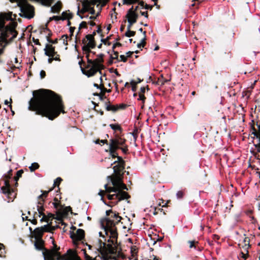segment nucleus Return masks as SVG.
<instances>
[{
  "instance_id": "24",
  "label": "nucleus",
  "mask_w": 260,
  "mask_h": 260,
  "mask_svg": "<svg viewBox=\"0 0 260 260\" xmlns=\"http://www.w3.org/2000/svg\"><path fill=\"white\" fill-rule=\"evenodd\" d=\"M91 8L90 6L88 4H83V8L81 10V12L84 13L88 11Z\"/></svg>"
},
{
  "instance_id": "4",
  "label": "nucleus",
  "mask_w": 260,
  "mask_h": 260,
  "mask_svg": "<svg viewBox=\"0 0 260 260\" xmlns=\"http://www.w3.org/2000/svg\"><path fill=\"white\" fill-rule=\"evenodd\" d=\"M95 33L94 32L93 35H87L86 39L83 40L84 45L82 46V49L84 51L89 53L90 52V49L94 48L95 44L94 41L93 35Z\"/></svg>"
},
{
  "instance_id": "62",
  "label": "nucleus",
  "mask_w": 260,
  "mask_h": 260,
  "mask_svg": "<svg viewBox=\"0 0 260 260\" xmlns=\"http://www.w3.org/2000/svg\"><path fill=\"white\" fill-rule=\"evenodd\" d=\"M53 60V57H50L48 59V63H51Z\"/></svg>"
},
{
  "instance_id": "45",
  "label": "nucleus",
  "mask_w": 260,
  "mask_h": 260,
  "mask_svg": "<svg viewBox=\"0 0 260 260\" xmlns=\"http://www.w3.org/2000/svg\"><path fill=\"white\" fill-rule=\"evenodd\" d=\"M104 193H105L104 190H100L98 193L99 195L101 197V200H102L104 202V201L103 200V196H104Z\"/></svg>"
},
{
  "instance_id": "22",
  "label": "nucleus",
  "mask_w": 260,
  "mask_h": 260,
  "mask_svg": "<svg viewBox=\"0 0 260 260\" xmlns=\"http://www.w3.org/2000/svg\"><path fill=\"white\" fill-rule=\"evenodd\" d=\"M72 17V14L68 12H63L62 13V19H70Z\"/></svg>"
},
{
  "instance_id": "56",
  "label": "nucleus",
  "mask_w": 260,
  "mask_h": 260,
  "mask_svg": "<svg viewBox=\"0 0 260 260\" xmlns=\"http://www.w3.org/2000/svg\"><path fill=\"white\" fill-rule=\"evenodd\" d=\"M60 19V17H58V16H53L52 18H50V20H52V19H55L56 20H58Z\"/></svg>"
},
{
  "instance_id": "39",
  "label": "nucleus",
  "mask_w": 260,
  "mask_h": 260,
  "mask_svg": "<svg viewBox=\"0 0 260 260\" xmlns=\"http://www.w3.org/2000/svg\"><path fill=\"white\" fill-rule=\"evenodd\" d=\"M127 22H128V24L127 26V30H129V29H131V28L132 25L135 23V21L134 20V21H129V20H127Z\"/></svg>"
},
{
  "instance_id": "26",
  "label": "nucleus",
  "mask_w": 260,
  "mask_h": 260,
  "mask_svg": "<svg viewBox=\"0 0 260 260\" xmlns=\"http://www.w3.org/2000/svg\"><path fill=\"white\" fill-rule=\"evenodd\" d=\"M82 251L84 253L85 260H96L95 258H92L89 255H88L86 253L85 249H82Z\"/></svg>"
},
{
  "instance_id": "58",
  "label": "nucleus",
  "mask_w": 260,
  "mask_h": 260,
  "mask_svg": "<svg viewBox=\"0 0 260 260\" xmlns=\"http://www.w3.org/2000/svg\"><path fill=\"white\" fill-rule=\"evenodd\" d=\"M88 12H89V13L91 14H94L95 13V11H94L93 8L92 7H91L90 9Z\"/></svg>"
},
{
  "instance_id": "55",
  "label": "nucleus",
  "mask_w": 260,
  "mask_h": 260,
  "mask_svg": "<svg viewBox=\"0 0 260 260\" xmlns=\"http://www.w3.org/2000/svg\"><path fill=\"white\" fill-rule=\"evenodd\" d=\"M33 42L35 43L36 45H40L39 41L38 39H35L34 38H32Z\"/></svg>"
},
{
  "instance_id": "54",
  "label": "nucleus",
  "mask_w": 260,
  "mask_h": 260,
  "mask_svg": "<svg viewBox=\"0 0 260 260\" xmlns=\"http://www.w3.org/2000/svg\"><path fill=\"white\" fill-rule=\"evenodd\" d=\"M47 216V217L48 218V222L50 220V218H53V215L51 213H48Z\"/></svg>"
},
{
  "instance_id": "48",
  "label": "nucleus",
  "mask_w": 260,
  "mask_h": 260,
  "mask_svg": "<svg viewBox=\"0 0 260 260\" xmlns=\"http://www.w3.org/2000/svg\"><path fill=\"white\" fill-rule=\"evenodd\" d=\"M141 82V80L140 79V78H138L137 79V80L136 81H131V84L132 85H136L139 83H140Z\"/></svg>"
},
{
  "instance_id": "12",
  "label": "nucleus",
  "mask_w": 260,
  "mask_h": 260,
  "mask_svg": "<svg viewBox=\"0 0 260 260\" xmlns=\"http://www.w3.org/2000/svg\"><path fill=\"white\" fill-rule=\"evenodd\" d=\"M116 222L115 220H112L110 218H106L103 222V225L104 227V230L106 234H107V230L113 228H115V223Z\"/></svg>"
},
{
  "instance_id": "64",
  "label": "nucleus",
  "mask_w": 260,
  "mask_h": 260,
  "mask_svg": "<svg viewBox=\"0 0 260 260\" xmlns=\"http://www.w3.org/2000/svg\"><path fill=\"white\" fill-rule=\"evenodd\" d=\"M137 45L138 48H139L144 47V46L143 45L141 44L140 43H138Z\"/></svg>"
},
{
  "instance_id": "46",
  "label": "nucleus",
  "mask_w": 260,
  "mask_h": 260,
  "mask_svg": "<svg viewBox=\"0 0 260 260\" xmlns=\"http://www.w3.org/2000/svg\"><path fill=\"white\" fill-rule=\"evenodd\" d=\"M42 4L47 7L50 6L51 5L48 2V1L42 0Z\"/></svg>"
},
{
  "instance_id": "42",
  "label": "nucleus",
  "mask_w": 260,
  "mask_h": 260,
  "mask_svg": "<svg viewBox=\"0 0 260 260\" xmlns=\"http://www.w3.org/2000/svg\"><path fill=\"white\" fill-rule=\"evenodd\" d=\"M51 189H50L48 191H44L42 193V194L40 195L39 196V199H41V198H43L44 197H45L47 196V194H48V192L51 190Z\"/></svg>"
},
{
  "instance_id": "2",
  "label": "nucleus",
  "mask_w": 260,
  "mask_h": 260,
  "mask_svg": "<svg viewBox=\"0 0 260 260\" xmlns=\"http://www.w3.org/2000/svg\"><path fill=\"white\" fill-rule=\"evenodd\" d=\"M12 13L0 15V56L3 53L5 47L9 42L16 37L17 32L15 30L17 23L11 21L9 25L5 26V20H12Z\"/></svg>"
},
{
  "instance_id": "43",
  "label": "nucleus",
  "mask_w": 260,
  "mask_h": 260,
  "mask_svg": "<svg viewBox=\"0 0 260 260\" xmlns=\"http://www.w3.org/2000/svg\"><path fill=\"white\" fill-rule=\"evenodd\" d=\"M120 61L123 62H126L127 60V57L125 56L124 55H120Z\"/></svg>"
},
{
  "instance_id": "30",
  "label": "nucleus",
  "mask_w": 260,
  "mask_h": 260,
  "mask_svg": "<svg viewBox=\"0 0 260 260\" xmlns=\"http://www.w3.org/2000/svg\"><path fill=\"white\" fill-rule=\"evenodd\" d=\"M135 35V31H132L131 29L127 30V31L125 33V35L127 37H131L134 36Z\"/></svg>"
},
{
  "instance_id": "11",
  "label": "nucleus",
  "mask_w": 260,
  "mask_h": 260,
  "mask_svg": "<svg viewBox=\"0 0 260 260\" xmlns=\"http://www.w3.org/2000/svg\"><path fill=\"white\" fill-rule=\"evenodd\" d=\"M103 54H100L98 55V58L93 60L88 59V62L91 65L95 66L96 68L100 69L102 66L101 62L103 61Z\"/></svg>"
},
{
  "instance_id": "51",
  "label": "nucleus",
  "mask_w": 260,
  "mask_h": 260,
  "mask_svg": "<svg viewBox=\"0 0 260 260\" xmlns=\"http://www.w3.org/2000/svg\"><path fill=\"white\" fill-rule=\"evenodd\" d=\"M116 197V193L114 194H108L107 198L109 200H113L114 199V197Z\"/></svg>"
},
{
  "instance_id": "1",
  "label": "nucleus",
  "mask_w": 260,
  "mask_h": 260,
  "mask_svg": "<svg viewBox=\"0 0 260 260\" xmlns=\"http://www.w3.org/2000/svg\"><path fill=\"white\" fill-rule=\"evenodd\" d=\"M35 92H34V93ZM36 96L29 101L28 109L38 114L45 116L53 120L61 113H64L63 106L60 97L48 90L36 91Z\"/></svg>"
},
{
  "instance_id": "19",
  "label": "nucleus",
  "mask_w": 260,
  "mask_h": 260,
  "mask_svg": "<svg viewBox=\"0 0 260 260\" xmlns=\"http://www.w3.org/2000/svg\"><path fill=\"white\" fill-rule=\"evenodd\" d=\"M124 106L123 105H120L119 106H115V105H107L106 107V109L108 111H112L113 112L116 111L118 109L120 108H122Z\"/></svg>"
},
{
  "instance_id": "5",
  "label": "nucleus",
  "mask_w": 260,
  "mask_h": 260,
  "mask_svg": "<svg viewBox=\"0 0 260 260\" xmlns=\"http://www.w3.org/2000/svg\"><path fill=\"white\" fill-rule=\"evenodd\" d=\"M106 191L107 192H114L116 193V198L118 199V201L128 198V195L126 192L118 190L114 186L108 187Z\"/></svg>"
},
{
  "instance_id": "35",
  "label": "nucleus",
  "mask_w": 260,
  "mask_h": 260,
  "mask_svg": "<svg viewBox=\"0 0 260 260\" xmlns=\"http://www.w3.org/2000/svg\"><path fill=\"white\" fill-rule=\"evenodd\" d=\"M116 150V149L112 150V148L109 147L110 154L113 158H115L116 157V153L115 152Z\"/></svg>"
},
{
  "instance_id": "61",
  "label": "nucleus",
  "mask_w": 260,
  "mask_h": 260,
  "mask_svg": "<svg viewBox=\"0 0 260 260\" xmlns=\"http://www.w3.org/2000/svg\"><path fill=\"white\" fill-rule=\"evenodd\" d=\"M31 223L34 224H37V220L36 219V218H34L32 220H31Z\"/></svg>"
},
{
  "instance_id": "63",
  "label": "nucleus",
  "mask_w": 260,
  "mask_h": 260,
  "mask_svg": "<svg viewBox=\"0 0 260 260\" xmlns=\"http://www.w3.org/2000/svg\"><path fill=\"white\" fill-rule=\"evenodd\" d=\"M133 53V52L128 51L126 52L127 57H130L131 55Z\"/></svg>"
},
{
  "instance_id": "52",
  "label": "nucleus",
  "mask_w": 260,
  "mask_h": 260,
  "mask_svg": "<svg viewBox=\"0 0 260 260\" xmlns=\"http://www.w3.org/2000/svg\"><path fill=\"white\" fill-rule=\"evenodd\" d=\"M45 72L44 71H41L40 73V75L42 78H43L45 76Z\"/></svg>"
},
{
  "instance_id": "14",
  "label": "nucleus",
  "mask_w": 260,
  "mask_h": 260,
  "mask_svg": "<svg viewBox=\"0 0 260 260\" xmlns=\"http://www.w3.org/2000/svg\"><path fill=\"white\" fill-rule=\"evenodd\" d=\"M126 17L127 18V20H129V21H132L135 20V22H136L138 15L133 10V6H132L131 7V8L129 9V10L128 11V12L127 13Z\"/></svg>"
},
{
  "instance_id": "60",
  "label": "nucleus",
  "mask_w": 260,
  "mask_h": 260,
  "mask_svg": "<svg viewBox=\"0 0 260 260\" xmlns=\"http://www.w3.org/2000/svg\"><path fill=\"white\" fill-rule=\"evenodd\" d=\"M141 15H143V16H144L146 18L148 17L147 12H141Z\"/></svg>"
},
{
  "instance_id": "44",
  "label": "nucleus",
  "mask_w": 260,
  "mask_h": 260,
  "mask_svg": "<svg viewBox=\"0 0 260 260\" xmlns=\"http://www.w3.org/2000/svg\"><path fill=\"white\" fill-rule=\"evenodd\" d=\"M145 99V96L143 94L139 93V98L138 99V100L142 101L144 102Z\"/></svg>"
},
{
  "instance_id": "34",
  "label": "nucleus",
  "mask_w": 260,
  "mask_h": 260,
  "mask_svg": "<svg viewBox=\"0 0 260 260\" xmlns=\"http://www.w3.org/2000/svg\"><path fill=\"white\" fill-rule=\"evenodd\" d=\"M112 217L115 219V221L116 222V223L119 222L121 219V217L118 216V214H116L115 213L113 214Z\"/></svg>"
},
{
  "instance_id": "57",
  "label": "nucleus",
  "mask_w": 260,
  "mask_h": 260,
  "mask_svg": "<svg viewBox=\"0 0 260 260\" xmlns=\"http://www.w3.org/2000/svg\"><path fill=\"white\" fill-rule=\"evenodd\" d=\"M121 45L119 43H116L113 45L112 49L114 50L116 46H120Z\"/></svg>"
},
{
  "instance_id": "7",
  "label": "nucleus",
  "mask_w": 260,
  "mask_h": 260,
  "mask_svg": "<svg viewBox=\"0 0 260 260\" xmlns=\"http://www.w3.org/2000/svg\"><path fill=\"white\" fill-rule=\"evenodd\" d=\"M58 259L60 260H80L77 253L71 250H68L67 253L62 256L59 255Z\"/></svg>"
},
{
  "instance_id": "50",
  "label": "nucleus",
  "mask_w": 260,
  "mask_h": 260,
  "mask_svg": "<svg viewBox=\"0 0 260 260\" xmlns=\"http://www.w3.org/2000/svg\"><path fill=\"white\" fill-rule=\"evenodd\" d=\"M23 173V171L22 170H19L17 172V177L19 178L22 175V174Z\"/></svg>"
},
{
  "instance_id": "32",
  "label": "nucleus",
  "mask_w": 260,
  "mask_h": 260,
  "mask_svg": "<svg viewBox=\"0 0 260 260\" xmlns=\"http://www.w3.org/2000/svg\"><path fill=\"white\" fill-rule=\"evenodd\" d=\"M146 31L143 32V38H142L140 43L144 46H145L146 44Z\"/></svg>"
},
{
  "instance_id": "13",
  "label": "nucleus",
  "mask_w": 260,
  "mask_h": 260,
  "mask_svg": "<svg viewBox=\"0 0 260 260\" xmlns=\"http://www.w3.org/2000/svg\"><path fill=\"white\" fill-rule=\"evenodd\" d=\"M47 227V225H45L43 226L36 228L33 232V233L35 235V238L37 240H39L41 238L44 232H46V228Z\"/></svg>"
},
{
  "instance_id": "3",
  "label": "nucleus",
  "mask_w": 260,
  "mask_h": 260,
  "mask_svg": "<svg viewBox=\"0 0 260 260\" xmlns=\"http://www.w3.org/2000/svg\"><path fill=\"white\" fill-rule=\"evenodd\" d=\"M43 202L44 201L43 199L41 200L38 202V204L36 205V207L33 208V217H40L41 216H42V218L41 219V221H46L48 222V220L46 215L43 213V211L44 210V207L43 206Z\"/></svg>"
},
{
  "instance_id": "29",
  "label": "nucleus",
  "mask_w": 260,
  "mask_h": 260,
  "mask_svg": "<svg viewBox=\"0 0 260 260\" xmlns=\"http://www.w3.org/2000/svg\"><path fill=\"white\" fill-rule=\"evenodd\" d=\"M122 169V166L121 165H118L114 166L113 167V170L114 172L115 173H118Z\"/></svg>"
},
{
  "instance_id": "40",
  "label": "nucleus",
  "mask_w": 260,
  "mask_h": 260,
  "mask_svg": "<svg viewBox=\"0 0 260 260\" xmlns=\"http://www.w3.org/2000/svg\"><path fill=\"white\" fill-rule=\"evenodd\" d=\"M110 126L112 129L115 131L119 129L120 128L119 126L118 125L111 124L110 125Z\"/></svg>"
},
{
  "instance_id": "10",
  "label": "nucleus",
  "mask_w": 260,
  "mask_h": 260,
  "mask_svg": "<svg viewBox=\"0 0 260 260\" xmlns=\"http://www.w3.org/2000/svg\"><path fill=\"white\" fill-rule=\"evenodd\" d=\"M112 184L113 186L118 189V190H122V189H126L127 188L126 185L122 183L119 178H112L111 179Z\"/></svg>"
},
{
  "instance_id": "47",
  "label": "nucleus",
  "mask_w": 260,
  "mask_h": 260,
  "mask_svg": "<svg viewBox=\"0 0 260 260\" xmlns=\"http://www.w3.org/2000/svg\"><path fill=\"white\" fill-rule=\"evenodd\" d=\"M86 26V22L84 21H82L79 25V29H81V28L85 27Z\"/></svg>"
},
{
  "instance_id": "53",
  "label": "nucleus",
  "mask_w": 260,
  "mask_h": 260,
  "mask_svg": "<svg viewBox=\"0 0 260 260\" xmlns=\"http://www.w3.org/2000/svg\"><path fill=\"white\" fill-rule=\"evenodd\" d=\"M188 242L189 243V247L190 248H192L194 246V241H189Z\"/></svg>"
},
{
  "instance_id": "20",
  "label": "nucleus",
  "mask_w": 260,
  "mask_h": 260,
  "mask_svg": "<svg viewBox=\"0 0 260 260\" xmlns=\"http://www.w3.org/2000/svg\"><path fill=\"white\" fill-rule=\"evenodd\" d=\"M110 233V236L112 237L115 238L117 237V234L116 231V228H113L111 229H109L107 230V234H106V235H108V233Z\"/></svg>"
},
{
  "instance_id": "41",
  "label": "nucleus",
  "mask_w": 260,
  "mask_h": 260,
  "mask_svg": "<svg viewBox=\"0 0 260 260\" xmlns=\"http://www.w3.org/2000/svg\"><path fill=\"white\" fill-rule=\"evenodd\" d=\"M86 246H88V249L90 250V252H89V254H91L92 255L93 253H96V251H92L91 248H92V246L90 245H89V244H86Z\"/></svg>"
},
{
  "instance_id": "49",
  "label": "nucleus",
  "mask_w": 260,
  "mask_h": 260,
  "mask_svg": "<svg viewBox=\"0 0 260 260\" xmlns=\"http://www.w3.org/2000/svg\"><path fill=\"white\" fill-rule=\"evenodd\" d=\"M177 198H181L183 197V193L181 191H178L176 193Z\"/></svg>"
},
{
  "instance_id": "33",
  "label": "nucleus",
  "mask_w": 260,
  "mask_h": 260,
  "mask_svg": "<svg viewBox=\"0 0 260 260\" xmlns=\"http://www.w3.org/2000/svg\"><path fill=\"white\" fill-rule=\"evenodd\" d=\"M47 227L46 228V229H45L46 232H50L52 231L55 230L56 229V228L57 227H58L57 226H51L49 224H47Z\"/></svg>"
},
{
  "instance_id": "8",
  "label": "nucleus",
  "mask_w": 260,
  "mask_h": 260,
  "mask_svg": "<svg viewBox=\"0 0 260 260\" xmlns=\"http://www.w3.org/2000/svg\"><path fill=\"white\" fill-rule=\"evenodd\" d=\"M70 237L72 239L74 243L76 244L78 241H81L83 239L84 237V232L82 229H78L75 233H71Z\"/></svg>"
},
{
  "instance_id": "23",
  "label": "nucleus",
  "mask_w": 260,
  "mask_h": 260,
  "mask_svg": "<svg viewBox=\"0 0 260 260\" xmlns=\"http://www.w3.org/2000/svg\"><path fill=\"white\" fill-rule=\"evenodd\" d=\"M6 187H3L2 190L3 193L9 194L10 192V186L9 184L7 182H5Z\"/></svg>"
},
{
  "instance_id": "38",
  "label": "nucleus",
  "mask_w": 260,
  "mask_h": 260,
  "mask_svg": "<svg viewBox=\"0 0 260 260\" xmlns=\"http://www.w3.org/2000/svg\"><path fill=\"white\" fill-rule=\"evenodd\" d=\"M62 179L60 177H58L56 179V180L54 182V186H58L59 183L61 181Z\"/></svg>"
},
{
  "instance_id": "9",
  "label": "nucleus",
  "mask_w": 260,
  "mask_h": 260,
  "mask_svg": "<svg viewBox=\"0 0 260 260\" xmlns=\"http://www.w3.org/2000/svg\"><path fill=\"white\" fill-rule=\"evenodd\" d=\"M109 143V147L112 148V150L117 149L119 146H122L124 144L125 140L121 138H118L116 139H110Z\"/></svg>"
},
{
  "instance_id": "15",
  "label": "nucleus",
  "mask_w": 260,
  "mask_h": 260,
  "mask_svg": "<svg viewBox=\"0 0 260 260\" xmlns=\"http://www.w3.org/2000/svg\"><path fill=\"white\" fill-rule=\"evenodd\" d=\"M109 1V0H93L92 1V4L96 5V7L99 8V12L96 16L99 14L102 10V8L105 6Z\"/></svg>"
},
{
  "instance_id": "37",
  "label": "nucleus",
  "mask_w": 260,
  "mask_h": 260,
  "mask_svg": "<svg viewBox=\"0 0 260 260\" xmlns=\"http://www.w3.org/2000/svg\"><path fill=\"white\" fill-rule=\"evenodd\" d=\"M139 0H124V2H123V4H128V5H129V4H132L136 3Z\"/></svg>"
},
{
  "instance_id": "31",
  "label": "nucleus",
  "mask_w": 260,
  "mask_h": 260,
  "mask_svg": "<svg viewBox=\"0 0 260 260\" xmlns=\"http://www.w3.org/2000/svg\"><path fill=\"white\" fill-rule=\"evenodd\" d=\"M113 52H114V55L111 56V60L110 61V63H111V64L113 63V59H118V52L114 51H113Z\"/></svg>"
},
{
  "instance_id": "25",
  "label": "nucleus",
  "mask_w": 260,
  "mask_h": 260,
  "mask_svg": "<svg viewBox=\"0 0 260 260\" xmlns=\"http://www.w3.org/2000/svg\"><path fill=\"white\" fill-rule=\"evenodd\" d=\"M257 127H258V131H256L254 130V131L252 133V134L255 136L256 138H260V122L259 123H257L256 124Z\"/></svg>"
},
{
  "instance_id": "27",
  "label": "nucleus",
  "mask_w": 260,
  "mask_h": 260,
  "mask_svg": "<svg viewBox=\"0 0 260 260\" xmlns=\"http://www.w3.org/2000/svg\"><path fill=\"white\" fill-rule=\"evenodd\" d=\"M38 241V243H36L35 244V246L36 247V248L38 250H41L43 249V245H42V241L41 240H37Z\"/></svg>"
},
{
  "instance_id": "21",
  "label": "nucleus",
  "mask_w": 260,
  "mask_h": 260,
  "mask_svg": "<svg viewBox=\"0 0 260 260\" xmlns=\"http://www.w3.org/2000/svg\"><path fill=\"white\" fill-rule=\"evenodd\" d=\"M60 9V3L58 2L53 6L51 8V11L52 12H57Z\"/></svg>"
},
{
  "instance_id": "18",
  "label": "nucleus",
  "mask_w": 260,
  "mask_h": 260,
  "mask_svg": "<svg viewBox=\"0 0 260 260\" xmlns=\"http://www.w3.org/2000/svg\"><path fill=\"white\" fill-rule=\"evenodd\" d=\"M43 254L44 255V259L46 258V259H54V257L57 254V252L56 251H47L46 252H43Z\"/></svg>"
},
{
  "instance_id": "59",
  "label": "nucleus",
  "mask_w": 260,
  "mask_h": 260,
  "mask_svg": "<svg viewBox=\"0 0 260 260\" xmlns=\"http://www.w3.org/2000/svg\"><path fill=\"white\" fill-rule=\"evenodd\" d=\"M145 90H146V87H141V89H140V90H141V93H140L143 94V93H144L145 92Z\"/></svg>"
},
{
  "instance_id": "36",
  "label": "nucleus",
  "mask_w": 260,
  "mask_h": 260,
  "mask_svg": "<svg viewBox=\"0 0 260 260\" xmlns=\"http://www.w3.org/2000/svg\"><path fill=\"white\" fill-rule=\"evenodd\" d=\"M68 37L67 35H63L62 36L61 40L62 41V43L65 45H67L68 44Z\"/></svg>"
},
{
  "instance_id": "17",
  "label": "nucleus",
  "mask_w": 260,
  "mask_h": 260,
  "mask_svg": "<svg viewBox=\"0 0 260 260\" xmlns=\"http://www.w3.org/2000/svg\"><path fill=\"white\" fill-rule=\"evenodd\" d=\"M44 51L45 54L49 57H53L56 53L54 47L51 45H49L48 44L46 45Z\"/></svg>"
},
{
  "instance_id": "6",
  "label": "nucleus",
  "mask_w": 260,
  "mask_h": 260,
  "mask_svg": "<svg viewBox=\"0 0 260 260\" xmlns=\"http://www.w3.org/2000/svg\"><path fill=\"white\" fill-rule=\"evenodd\" d=\"M11 2H18L17 5L20 7V10L23 13H31L33 11V7L27 4L24 0H11Z\"/></svg>"
},
{
  "instance_id": "28",
  "label": "nucleus",
  "mask_w": 260,
  "mask_h": 260,
  "mask_svg": "<svg viewBox=\"0 0 260 260\" xmlns=\"http://www.w3.org/2000/svg\"><path fill=\"white\" fill-rule=\"evenodd\" d=\"M39 166L37 162H34L31 164V165L29 167L31 172L34 171L35 170L39 168Z\"/></svg>"
},
{
  "instance_id": "16",
  "label": "nucleus",
  "mask_w": 260,
  "mask_h": 260,
  "mask_svg": "<svg viewBox=\"0 0 260 260\" xmlns=\"http://www.w3.org/2000/svg\"><path fill=\"white\" fill-rule=\"evenodd\" d=\"M100 69L96 68L93 65H91L90 69L87 71H84L83 69H81L83 74L86 75L88 77L93 76L98 71H100Z\"/></svg>"
}]
</instances>
